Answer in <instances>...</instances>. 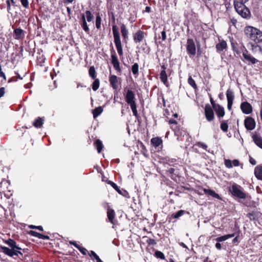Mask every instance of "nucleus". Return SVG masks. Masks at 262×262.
Segmentation results:
<instances>
[{"mask_svg": "<svg viewBox=\"0 0 262 262\" xmlns=\"http://www.w3.org/2000/svg\"><path fill=\"white\" fill-rule=\"evenodd\" d=\"M244 33L247 38L253 41L255 43L262 42V31L260 30L248 26L245 27Z\"/></svg>", "mask_w": 262, "mask_h": 262, "instance_id": "obj_1", "label": "nucleus"}, {"mask_svg": "<svg viewBox=\"0 0 262 262\" xmlns=\"http://www.w3.org/2000/svg\"><path fill=\"white\" fill-rule=\"evenodd\" d=\"M112 31L114 36V43L116 47L117 52L120 56H123V49L118 28L115 25L112 26Z\"/></svg>", "mask_w": 262, "mask_h": 262, "instance_id": "obj_2", "label": "nucleus"}, {"mask_svg": "<svg viewBox=\"0 0 262 262\" xmlns=\"http://www.w3.org/2000/svg\"><path fill=\"white\" fill-rule=\"evenodd\" d=\"M232 195L234 197L245 199L247 198L248 194L244 191L243 188L239 185L234 183L230 189Z\"/></svg>", "mask_w": 262, "mask_h": 262, "instance_id": "obj_3", "label": "nucleus"}, {"mask_svg": "<svg viewBox=\"0 0 262 262\" xmlns=\"http://www.w3.org/2000/svg\"><path fill=\"white\" fill-rule=\"evenodd\" d=\"M234 6L236 11L243 18H248L250 17V11L245 5L240 6L236 4Z\"/></svg>", "mask_w": 262, "mask_h": 262, "instance_id": "obj_4", "label": "nucleus"}, {"mask_svg": "<svg viewBox=\"0 0 262 262\" xmlns=\"http://www.w3.org/2000/svg\"><path fill=\"white\" fill-rule=\"evenodd\" d=\"M186 51L187 53L191 56H194L196 54V47L192 39L188 38L187 40Z\"/></svg>", "mask_w": 262, "mask_h": 262, "instance_id": "obj_5", "label": "nucleus"}, {"mask_svg": "<svg viewBox=\"0 0 262 262\" xmlns=\"http://www.w3.org/2000/svg\"><path fill=\"white\" fill-rule=\"evenodd\" d=\"M205 115L207 120L209 122L213 121L214 119V114L213 108L209 104H206L205 106Z\"/></svg>", "mask_w": 262, "mask_h": 262, "instance_id": "obj_6", "label": "nucleus"}, {"mask_svg": "<svg viewBox=\"0 0 262 262\" xmlns=\"http://www.w3.org/2000/svg\"><path fill=\"white\" fill-rule=\"evenodd\" d=\"M244 125L247 130H252L255 128L256 122L252 117H246L244 120Z\"/></svg>", "mask_w": 262, "mask_h": 262, "instance_id": "obj_7", "label": "nucleus"}, {"mask_svg": "<svg viewBox=\"0 0 262 262\" xmlns=\"http://www.w3.org/2000/svg\"><path fill=\"white\" fill-rule=\"evenodd\" d=\"M1 249L2 250L3 252L10 257H13L14 255L18 256V254L23 255V253L21 251L14 249H10L5 246H1Z\"/></svg>", "mask_w": 262, "mask_h": 262, "instance_id": "obj_8", "label": "nucleus"}, {"mask_svg": "<svg viewBox=\"0 0 262 262\" xmlns=\"http://www.w3.org/2000/svg\"><path fill=\"white\" fill-rule=\"evenodd\" d=\"M112 50L114 53L111 55L112 63L113 64L114 69L118 72L121 73V70L120 67V63L113 47Z\"/></svg>", "mask_w": 262, "mask_h": 262, "instance_id": "obj_9", "label": "nucleus"}, {"mask_svg": "<svg viewBox=\"0 0 262 262\" xmlns=\"http://www.w3.org/2000/svg\"><path fill=\"white\" fill-rule=\"evenodd\" d=\"M241 109L245 114H250L252 112V105L248 102H243L241 104Z\"/></svg>", "mask_w": 262, "mask_h": 262, "instance_id": "obj_10", "label": "nucleus"}, {"mask_svg": "<svg viewBox=\"0 0 262 262\" xmlns=\"http://www.w3.org/2000/svg\"><path fill=\"white\" fill-rule=\"evenodd\" d=\"M145 37L144 31L139 30L133 35L134 41L135 43L141 42Z\"/></svg>", "mask_w": 262, "mask_h": 262, "instance_id": "obj_11", "label": "nucleus"}, {"mask_svg": "<svg viewBox=\"0 0 262 262\" xmlns=\"http://www.w3.org/2000/svg\"><path fill=\"white\" fill-rule=\"evenodd\" d=\"M107 206V216L109 222H110L112 224L114 225L115 224V212L114 210L110 208L108 203H106Z\"/></svg>", "mask_w": 262, "mask_h": 262, "instance_id": "obj_12", "label": "nucleus"}, {"mask_svg": "<svg viewBox=\"0 0 262 262\" xmlns=\"http://www.w3.org/2000/svg\"><path fill=\"white\" fill-rule=\"evenodd\" d=\"M151 144L158 150L162 149V140L159 137L152 138L150 140Z\"/></svg>", "mask_w": 262, "mask_h": 262, "instance_id": "obj_13", "label": "nucleus"}, {"mask_svg": "<svg viewBox=\"0 0 262 262\" xmlns=\"http://www.w3.org/2000/svg\"><path fill=\"white\" fill-rule=\"evenodd\" d=\"M109 81L110 85L114 90L118 89V80L117 76L114 75H111L109 77Z\"/></svg>", "mask_w": 262, "mask_h": 262, "instance_id": "obj_14", "label": "nucleus"}, {"mask_svg": "<svg viewBox=\"0 0 262 262\" xmlns=\"http://www.w3.org/2000/svg\"><path fill=\"white\" fill-rule=\"evenodd\" d=\"M125 101L127 103L135 102V95L133 91L128 90L125 97Z\"/></svg>", "mask_w": 262, "mask_h": 262, "instance_id": "obj_15", "label": "nucleus"}, {"mask_svg": "<svg viewBox=\"0 0 262 262\" xmlns=\"http://www.w3.org/2000/svg\"><path fill=\"white\" fill-rule=\"evenodd\" d=\"M216 113V116L220 119L223 118L225 115L224 108L220 104H217V106L213 108Z\"/></svg>", "mask_w": 262, "mask_h": 262, "instance_id": "obj_16", "label": "nucleus"}, {"mask_svg": "<svg viewBox=\"0 0 262 262\" xmlns=\"http://www.w3.org/2000/svg\"><path fill=\"white\" fill-rule=\"evenodd\" d=\"M254 143L259 148L262 149V138L258 135H253L252 137Z\"/></svg>", "mask_w": 262, "mask_h": 262, "instance_id": "obj_17", "label": "nucleus"}, {"mask_svg": "<svg viewBox=\"0 0 262 262\" xmlns=\"http://www.w3.org/2000/svg\"><path fill=\"white\" fill-rule=\"evenodd\" d=\"M254 174L257 179L262 180V165H258L255 167Z\"/></svg>", "mask_w": 262, "mask_h": 262, "instance_id": "obj_18", "label": "nucleus"}, {"mask_svg": "<svg viewBox=\"0 0 262 262\" xmlns=\"http://www.w3.org/2000/svg\"><path fill=\"white\" fill-rule=\"evenodd\" d=\"M5 243L8 245L12 249H16L19 250H22L21 248L16 245V243L11 238H9L5 241Z\"/></svg>", "mask_w": 262, "mask_h": 262, "instance_id": "obj_19", "label": "nucleus"}, {"mask_svg": "<svg viewBox=\"0 0 262 262\" xmlns=\"http://www.w3.org/2000/svg\"><path fill=\"white\" fill-rule=\"evenodd\" d=\"M247 51L246 50V52H243V55L246 60L251 62L252 64H255L258 62V60L250 55L247 54Z\"/></svg>", "mask_w": 262, "mask_h": 262, "instance_id": "obj_20", "label": "nucleus"}, {"mask_svg": "<svg viewBox=\"0 0 262 262\" xmlns=\"http://www.w3.org/2000/svg\"><path fill=\"white\" fill-rule=\"evenodd\" d=\"M160 78L161 81L166 86H168V83L167 81V75L166 71L162 70L160 74Z\"/></svg>", "mask_w": 262, "mask_h": 262, "instance_id": "obj_21", "label": "nucleus"}, {"mask_svg": "<svg viewBox=\"0 0 262 262\" xmlns=\"http://www.w3.org/2000/svg\"><path fill=\"white\" fill-rule=\"evenodd\" d=\"M204 192L206 194L209 195L213 198L220 200L221 198L219 194L216 193L214 191L211 189H204Z\"/></svg>", "mask_w": 262, "mask_h": 262, "instance_id": "obj_22", "label": "nucleus"}, {"mask_svg": "<svg viewBox=\"0 0 262 262\" xmlns=\"http://www.w3.org/2000/svg\"><path fill=\"white\" fill-rule=\"evenodd\" d=\"M82 23L80 24L82 28L84 30V31L89 33L90 29L88 27L86 19L85 16L84 14H82L81 16Z\"/></svg>", "mask_w": 262, "mask_h": 262, "instance_id": "obj_23", "label": "nucleus"}, {"mask_svg": "<svg viewBox=\"0 0 262 262\" xmlns=\"http://www.w3.org/2000/svg\"><path fill=\"white\" fill-rule=\"evenodd\" d=\"M259 212L256 211H252L247 214V216L251 221L257 220L259 217Z\"/></svg>", "mask_w": 262, "mask_h": 262, "instance_id": "obj_24", "label": "nucleus"}, {"mask_svg": "<svg viewBox=\"0 0 262 262\" xmlns=\"http://www.w3.org/2000/svg\"><path fill=\"white\" fill-rule=\"evenodd\" d=\"M226 96L227 99L228 103H233V100L234 98L233 92L230 90L228 89L226 91Z\"/></svg>", "mask_w": 262, "mask_h": 262, "instance_id": "obj_25", "label": "nucleus"}, {"mask_svg": "<svg viewBox=\"0 0 262 262\" xmlns=\"http://www.w3.org/2000/svg\"><path fill=\"white\" fill-rule=\"evenodd\" d=\"M235 235L234 233L229 234L217 237L215 241L218 242H222L227 240L228 239L234 237Z\"/></svg>", "mask_w": 262, "mask_h": 262, "instance_id": "obj_26", "label": "nucleus"}, {"mask_svg": "<svg viewBox=\"0 0 262 262\" xmlns=\"http://www.w3.org/2000/svg\"><path fill=\"white\" fill-rule=\"evenodd\" d=\"M121 32L123 39L124 40H126L128 38V31L126 29L125 25L123 24L121 26Z\"/></svg>", "mask_w": 262, "mask_h": 262, "instance_id": "obj_27", "label": "nucleus"}, {"mask_svg": "<svg viewBox=\"0 0 262 262\" xmlns=\"http://www.w3.org/2000/svg\"><path fill=\"white\" fill-rule=\"evenodd\" d=\"M24 33V30L20 28H16L14 30V36L16 39H19Z\"/></svg>", "mask_w": 262, "mask_h": 262, "instance_id": "obj_28", "label": "nucleus"}, {"mask_svg": "<svg viewBox=\"0 0 262 262\" xmlns=\"http://www.w3.org/2000/svg\"><path fill=\"white\" fill-rule=\"evenodd\" d=\"M227 47V43L225 40H222L216 45L217 50L220 51H223Z\"/></svg>", "mask_w": 262, "mask_h": 262, "instance_id": "obj_29", "label": "nucleus"}, {"mask_svg": "<svg viewBox=\"0 0 262 262\" xmlns=\"http://www.w3.org/2000/svg\"><path fill=\"white\" fill-rule=\"evenodd\" d=\"M43 122V120L42 118L38 117L35 119L33 123V125L36 128H40L42 126Z\"/></svg>", "mask_w": 262, "mask_h": 262, "instance_id": "obj_30", "label": "nucleus"}, {"mask_svg": "<svg viewBox=\"0 0 262 262\" xmlns=\"http://www.w3.org/2000/svg\"><path fill=\"white\" fill-rule=\"evenodd\" d=\"M221 123V129L225 133L227 132L228 129V125L227 120L220 121Z\"/></svg>", "mask_w": 262, "mask_h": 262, "instance_id": "obj_31", "label": "nucleus"}, {"mask_svg": "<svg viewBox=\"0 0 262 262\" xmlns=\"http://www.w3.org/2000/svg\"><path fill=\"white\" fill-rule=\"evenodd\" d=\"M103 112V108L101 106L95 108L93 111V117L96 118Z\"/></svg>", "mask_w": 262, "mask_h": 262, "instance_id": "obj_32", "label": "nucleus"}, {"mask_svg": "<svg viewBox=\"0 0 262 262\" xmlns=\"http://www.w3.org/2000/svg\"><path fill=\"white\" fill-rule=\"evenodd\" d=\"M94 145L96 146L97 151L98 153H100L103 148V144L102 142L99 139H97L94 143Z\"/></svg>", "mask_w": 262, "mask_h": 262, "instance_id": "obj_33", "label": "nucleus"}, {"mask_svg": "<svg viewBox=\"0 0 262 262\" xmlns=\"http://www.w3.org/2000/svg\"><path fill=\"white\" fill-rule=\"evenodd\" d=\"M107 183L111 185L112 186V187L114 188L119 194H121L123 195H125V194L122 193L121 190L120 189L119 187L116 184L111 181H108Z\"/></svg>", "mask_w": 262, "mask_h": 262, "instance_id": "obj_34", "label": "nucleus"}, {"mask_svg": "<svg viewBox=\"0 0 262 262\" xmlns=\"http://www.w3.org/2000/svg\"><path fill=\"white\" fill-rule=\"evenodd\" d=\"M132 71L134 75H138L139 73V64L135 63L132 67Z\"/></svg>", "mask_w": 262, "mask_h": 262, "instance_id": "obj_35", "label": "nucleus"}, {"mask_svg": "<svg viewBox=\"0 0 262 262\" xmlns=\"http://www.w3.org/2000/svg\"><path fill=\"white\" fill-rule=\"evenodd\" d=\"M185 213V211L183 210H179L175 213L172 214L171 216L173 219H178L182 216Z\"/></svg>", "mask_w": 262, "mask_h": 262, "instance_id": "obj_36", "label": "nucleus"}, {"mask_svg": "<svg viewBox=\"0 0 262 262\" xmlns=\"http://www.w3.org/2000/svg\"><path fill=\"white\" fill-rule=\"evenodd\" d=\"M100 85V81L98 79H95L94 81L92 83V89L93 91H97Z\"/></svg>", "mask_w": 262, "mask_h": 262, "instance_id": "obj_37", "label": "nucleus"}, {"mask_svg": "<svg viewBox=\"0 0 262 262\" xmlns=\"http://www.w3.org/2000/svg\"><path fill=\"white\" fill-rule=\"evenodd\" d=\"M96 71L95 69L94 66H92L90 68L89 70V74L90 76L93 79H95L96 75H95Z\"/></svg>", "mask_w": 262, "mask_h": 262, "instance_id": "obj_38", "label": "nucleus"}, {"mask_svg": "<svg viewBox=\"0 0 262 262\" xmlns=\"http://www.w3.org/2000/svg\"><path fill=\"white\" fill-rule=\"evenodd\" d=\"M188 83L190 85H191L194 89H197V85L195 82L194 79L191 77V76H189L188 79Z\"/></svg>", "mask_w": 262, "mask_h": 262, "instance_id": "obj_39", "label": "nucleus"}, {"mask_svg": "<svg viewBox=\"0 0 262 262\" xmlns=\"http://www.w3.org/2000/svg\"><path fill=\"white\" fill-rule=\"evenodd\" d=\"M101 17L99 14H98L96 18V27L97 29H99L101 28Z\"/></svg>", "mask_w": 262, "mask_h": 262, "instance_id": "obj_40", "label": "nucleus"}, {"mask_svg": "<svg viewBox=\"0 0 262 262\" xmlns=\"http://www.w3.org/2000/svg\"><path fill=\"white\" fill-rule=\"evenodd\" d=\"M85 16H86V19H87L88 22L91 21L93 19V18H94L93 15L92 14L91 12L90 11H89V10H86L85 11Z\"/></svg>", "mask_w": 262, "mask_h": 262, "instance_id": "obj_41", "label": "nucleus"}, {"mask_svg": "<svg viewBox=\"0 0 262 262\" xmlns=\"http://www.w3.org/2000/svg\"><path fill=\"white\" fill-rule=\"evenodd\" d=\"M155 256L161 259H165V257L164 256V254L161 251H157L155 252Z\"/></svg>", "mask_w": 262, "mask_h": 262, "instance_id": "obj_42", "label": "nucleus"}, {"mask_svg": "<svg viewBox=\"0 0 262 262\" xmlns=\"http://www.w3.org/2000/svg\"><path fill=\"white\" fill-rule=\"evenodd\" d=\"M249 0H234V6L238 5L242 6L243 5H245L247 2H248Z\"/></svg>", "mask_w": 262, "mask_h": 262, "instance_id": "obj_43", "label": "nucleus"}, {"mask_svg": "<svg viewBox=\"0 0 262 262\" xmlns=\"http://www.w3.org/2000/svg\"><path fill=\"white\" fill-rule=\"evenodd\" d=\"M224 164L226 167L231 168L232 167V161L229 159H225L224 160Z\"/></svg>", "mask_w": 262, "mask_h": 262, "instance_id": "obj_44", "label": "nucleus"}, {"mask_svg": "<svg viewBox=\"0 0 262 262\" xmlns=\"http://www.w3.org/2000/svg\"><path fill=\"white\" fill-rule=\"evenodd\" d=\"M77 249L80 251V252L83 255H86V254L88 253V250L85 248L79 246V247H78Z\"/></svg>", "mask_w": 262, "mask_h": 262, "instance_id": "obj_45", "label": "nucleus"}, {"mask_svg": "<svg viewBox=\"0 0 262 262\" xmlns=\"http://www.w3.org/2000/svg\"><path fill=\"white\" fill-rule=\"evenodd\" d=\"M146 243L149 245H155L156 244V242L155 239L149 238L146 240Z\"/></svg>", "mask_w": 262, "mask_h": 262, "instance_id": "obj_46", "label": "nucleus"}, {"mask_svg": "<svg viewBox=\"0 0 262 262\" xmlns=\"http://www.w3.org/2000/svg\"><path fill=\"white\" fill-rule=\"evenodd\" d=\"M29 228L31 229H37L41 231H43V228L41 226H36L34 225H30L29 226Z\"/></svg>", "mask_w": 262, "mask_h": 262, "instance_id": "obj_47", "label": "nucleus"}, {"mask_svg": "<svg viewBox=\"0 0 262 262\" xmlns=\"http://www.w3.org/2000/svg\"><path fill=\"white\" fill-rule=\"evenodd\" d=\"M29 233L30 235L33 236H35V237H39V236L40 235V233L36 232V231H32V230H31L30 232H29Z\"/></svg>", "mask_w": 262, "mask_h": 262, "instance_id": "obj_48", "label": "nucleus"}, {"mask_svg": "<svg viewBox=\"0 0 262 262\" xmlns=\"http://www.w3.org/2000/svg\"><path fill=\"white\" fill-rule=\"evenodd\" d=\"M22 5L26 8L29 6V2L28 0H20Z\"/></svg>", "mask_w": 262, "mask_h": 262, "instance_id": "obj_49", "label": "nucleus"}, {"mask_svg": "<svg viewBox=\"0 0 262 262\" xmlns=\"http://www.w3.org/2000/svg\"><path fill=\"white\" fill-rule=\"evenodd\" d=\"M210 101L211 102V104L213 108H215V107H216L217 106V104H215V101H214L213 99L212 98L211 95L210 94Z\"/></svg>", "mask_w": 262, "mask_h": 262, "instance_id": "obj_50", "label": "nucleus"}, {"mask_svg": "<svg viewBox=\"0 0 262 262\" xmlns=\"http://www.w3.org/2000/svg\"><path fill=\"white\" fill-rule=\"evenodd\" d=\"M198 145L203 148L204 149L207 150V145L206 144H205V143H202V142H198Z\"/></svg>", "mask_w": 262, "mask_h": 262, "instance_id": "obj_51", "label": "nucleus"}, {"mask_svg": "<svg viewBox=\"0 0 262 262\" xmlns=\"http://www.w3.org/2000/svg\"><path fill=\"white\" fill-rule=\"evenodd\" d=\"M89 255L91 257H93L95 259L97 258V257H99L97 254L94 251H91L90 253H89Z\"/></svg>", "mask_w": 262, "mask_h": 262, "instance_id": "obj_52", "label": "nucleus"}, {"mask_svg": "<svg viewBox=\"0 0 262 262\" xmlns=\"http://www.w3.org/2000/svg\"><path fill=\"white\" fill-rule=\"evenodd\" d=\"M258 43H251V47H252V49L253 50H255V49H261V47L257 45Z\"/></svg>", "mask_w": 262, "mask_h": 262, "instance_id": "obj_53", "label": "nucleus"}, {"mask_svg": "<svg viewBox=\"0 0 262 262\" xmlns=\"http://www.w3.org/2000/svg\"><path fill=\"white\" fill-rule=\"evenodd\" d=\"M38 238L42 239H49L50 237L48 235H45L40 233Z\"/></svg>", "mask_w": 262, "mask_h": 262, "instance_id": "obj_54", "label": "nucleus"}, {"mask_svg": "<svg viewBox=\"0 0 262 262\" xmlns=\"http://www.w3.org/2000/svg\"><path fill=\"white\" fill-rule=\"evenodd\" d=\"M128 104L130 105L132 110L137 109V106H136V103L135 101L132 102L130 103H128Z\"/></svg>", "mask_w": 262, "mask_h": 262, "instance_id": "obj_55", "label": "nucleus"}, {"mask_svg": "<svg viewBox=\"0 0 262 262\" xmlns=\"http://www.w3.org/2000/svg\"><path fill=\"white\" fill-rule=\"evenodd\" d=\"M5 93V89L4 87L0 88V98L4 96Z\"/></svg>", "mask_w": 262, "mask_h": 262, "instance_id": "obj_56", "label": "nucleus"}, {"mask_svg": "<svg viewBox=\"0 0 262 262\" xmlns=\"http://www.w3.org/2000/svg\"><path fill=\"white\" fill-rule=\"evenodd\" d=\"M232 166H238L239 165V162L238 160L235 159L232 161Z\"/></svg>", "mask_w": 262, "mask_h": 262, "instance_id": "obj_57", "label": "nucleus"}, {"mask_svg": "<svg viewBox=\"0 0 262 262\" xmlns=\"http://www.w3.org/2000/svg\"><path fill=\"white\" fill-rule=\"evenodd\" d=\"M161 35H162V40L163 41H165L166 39V32H165V30H164L161 32Z\"/></svg>", "mask_w": 262, "mask_h": 262, "instance_id": "obj_58", "label": "nucleus"}, {"mask_svg": "<svg viewBox=\"0 0 262 262\" xmlns=\"http://www.w3.org/2000/svg\"><path fill=\"white\" fill-rule=\"evenodd\" d=\"M133 113V115L135 116L136 118L138 119L139 115L137 109L132 110Z\"/></svg>", "mask_w": 262, "mask_h": 262, "instance_id": "obj_59", "label": "nucleus"}, {"mask_svg": "<svg viewBox=\"0 0 262 262\" xmlns=\"http://www.w3.org/2000/svg\"><path fill=\"white\" fill-rule=\"evenodd\" d=\"M249 162L253 165H255L256 164V162L255 160H254L253 158H252L251 157H250V159H249Z\"/></svg>", "mask_w": 262, "mask_h": 262, "instance_id": "obj_60", "label": "nucleus"}, {"mask_svg": "<svg viewBox=\"0 0 262 262\" xmlns=\"http://www.w3.org/2000/svg\"><path fill=\"white\" fill-rule=\"evenodd\" d=\"M215 246L217 250H220L222 249V246L221 244H220V242H217V243L215 245Z\"/></svg>", "mask_w": 262, "mask_h": 262, "instance_id": "obj_61", "label": "nucleus"}, {"mask_svg": "<svg viewBox=\"0 0 262 262\" xmlns=\"http://www.w3.org/2000/svg\"><path fill=\"white\" fill-rule=\"evenodd\" d=\"M69 243L71 245H74L76 248H78V247H79V245L76 244V243L75 241H70Z\"/></svg>", "mask_w": 262, "mask_h": 262, "instance_id": "obj_62", "label": "nucleus"}, {"mask_svg": "<svg viewBox=\"0 0 262 262\" xmlns=\"http://www.w3.org/2000/svg\"><path fill=\"white\" fill-rule=\"evenodd\" d=\"M177 122L176 120L173 119H170L169 120V124H177Z\"/></svg>", "mask_w": 262, "mask_h": 262, "instance_id": "obj_63", "label": "nucleus"}, {"mask_svg": "<svg viewBox=\"0 0 262 262\" xmlns=\"http://www.w3.org/2000/svg\"><path fill=\"white\" fill-rule=\"evenodd\" d=\"M174 170H175V169H174V168H169V169L167 170V171H168V173H169L170 174H173V173H174Z\"/></svg>", "mask_w": 262, "mask_h": 262, "instance_id": "obj_64", "label": "nucleus"}]
</instances>
